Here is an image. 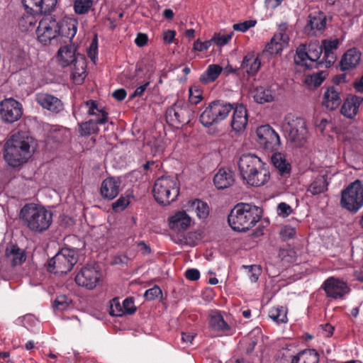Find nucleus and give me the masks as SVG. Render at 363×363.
Masks as SVG:
<instances>
[{
	"mask_svg": "<svg viewBox=\"0 0 363 363\" xmlns=\"http://www.w3.org/2000/svg\"><path fill=\"white\" fill-rule=\"evenodd\" d=\"M33 138L28 133L18 132L11 135L4 145V157L12 167H18L31 157Z\"/></svg>",
	"mask_w": 363,
	"mask_h": 363,
	"instance_id": "obj_1",
	"label": "nucleus"
},
{
	"mask_svg": "<svg viewBox=\"0 0 363 363\" xmlns=\"http://www.w3.org/2000/svg\"><path fill=\"white\" fill-rule=\"evenodd\" d=\"M262 210L256 206L240 203L230 211L228 222L231 228L237 232H246L259 220Z\"/></svg>",
	"mask_w": 363,
	"mask_h": 363,
	"instance_id": "obj_2",
	"label": "nucleus"
},
{
	"mask_svg": "<svg viewBox=\"0 0 363 363\" xmlns=\"http://www.w3.org/2000/svg\"><path fill=\"white\" fill-rule=\"evenodd\" d=\"M19 218L31 231L42 233L50 226L52 213L44 207L26 203L20 211Z\"/></svg>",
	"mask_w": 363,
	"mask_h": 363,
	"instance_id": "obj_3",
	"label": "nucleus"
},
{
	"mask_svg": "<svg viewBox=\"0 0 363 363\" xmlns=\"http://www.w3.org/2000/svg\"><path fill=\"white\" fill-rule=\"evenodd\" d=\"M281 130L287 140L296 147H302L307 141L306 123L301 117L287 114L282 121Z\"/></svg>",
	"mask_w": 363,
	"mask_h": 363,
	"instance_id": "obj_4",
	"label": "nucleus"
},
{
	"mask_svg": "<svg viewBox=\"0 0 363 363\" xmlns=\"http://www.w3.org/2000/svg\"><path fill=\"white\" fill-rule=\"evenodd\" d=\"M155 199L164 206L175 201L179 194V183L174 177L162 176L158 178L153 186Z\"/></svg>",
	"mask_w": 363,
	"mask_h": 363,
	"instance_id": "obj_5",
	"label": "nucleus"
},
{
	"mask_svg": "<svg viewBox=\"0 0 363 363\" xmlns=\"http://www.w3.org/2000/svg\"><path fill=\"white\" fill-rule=\"evenodd\" d=\"M77 261L78 250L65 247L48 261L47 268L50 273L66 274L72 269Z\"/></svg>",
	"mask_w": 363,
	"mask_h": 363,
	"instance_id": "obj_6",
	"label": "nucleus"
},
{
	"mask_svg": "<svg viewBox=\"0 0 363 363\" xmlns=\"http://www.w3.org/2000/svg\"><path fill=\"white\" fill-rule=\"evenodd\" d=\"M323 54L321 44L318 41L311 42L308 45L301 44L296 50L294 62L296 65L306 69L319 67L324 65L320 64V56Z\"/></svg>",
	"mask_w": 363,
	"mask_h": 363,
	"instance_id": "obj_7",
	"label": "nucleus"
},
{
	"mask_svg": "<svg viewBox=\"0 0 363 363\" xmlns=\"http://www.w3.org/2000/svg\"><path fill=\"white\" fill-rule=\"evenodd\" d=\"M233 108V104L223 100L213 101L201 113L199 121L203 126L210 127L225 120Z\"/></svg>",
	"mask_w": 363,
	"mask_h": 363,
	"instance_id": "obj_8",
	"label": "nucleus"
},
{
	"mask_svg": "<svg viewBox=\"0 0 363 363\" xmlns=\"http://www.w3.org/2000/svg\"><path fill=\"white\" fill-rule=\"evenodd\" d=\"M342 208L355 213L363 207V184L359 179L350 184L341 191Z\"/></svg>",
	"mask_w": 363,
	"mask_h": 363,
	"instance_id": "obj_9",
	"label": "nucleus"
},
{
	"mask_svg": "<svg viewBox=\"0 0 363 363\" xmlns=\"http://www.w3.org/2000/svg\"><path fill=\"white\" fill-rule=\"evenodd\" d=\"M194 112L183 101L177 100L166 111V121L172 126L179 128L190 123Z\"/></svg>",
	"mask_w": 363,
	"mask_h": 363,
	"instance_id": "obj_10",
	"label": "nucleus"
},
{
	"mask_svg": "<svg viewBox=\"0 0 363 363\" xmlns=\"http://www.w3.org/2000/svg\"><path fill=\"white\" fill-rule=\"evenodd\" d=\"M85 105L88 107L87 113L91 116H96V119L89 120L80 125V134L83 136L90 135L97 133L99 128L97 125L104 124L108 121V113L104 108H99L96 101L94 100H88L85 102Z\"/></svg>",
	"mask_w": 363,
	"mask_h": 363,
	"instance_id": "obj_11",
	"label": "nucleus"
},
{
	"mask_svg": "<svg viewBox=\"0 0 363 363\" xmlns=\"http://www.w3.org/2000/svg\"><path fill=\"white\" fill-rule=\"evenodd\" d=\"M38 40L44 45L50 44L58 36L57 21L51 15H45L36 29Z\"/></svg>",
	"mask_w": 363,
	"mask_h": 363,
	"instance_id": "obj_12",
	"label": "nucleus"
},
{
	"mask_svg": "<svg viewBox=\"0 0 363 363\" xmlns=\"http://www.w3.org/2000/svg\"><path fill=\"white\" fill-rule=\"evenodd\" d=\"M256 133L257 143L265 150L275 152L279 150L281 145L279 135L270 125L258 127Z\"/></svg>",
	"mask_w": 363,
	"mask_h": 363,
	"instance_id": "obj_13",
	"label": "nucleus"
},
{
	"mask_svg": "<svg viewBox=\"0 0 363 363\" xmlns=\"http://www.w3.org/2000/svg\"><path fill=\"white\" fill-rule=\"evenodd\" d=\"M322 289L327 297L333 299H343L351 289L347 283L333 277L328 278L323 284Z\"/></svg>",
	"mask_w": 363,
	"mask_h": 363,
	"instance_id": "obj_14",
	"label": "nucleus"
},
{
	"mask_svg": "<svg viewBox=\"0 0 363 363\" xmlns=\"http://www.w3.org/2000/svg\"><path fill=\"white\" fill-rule=\"evenodd\" d=\"M22 114V105L14 99H6L0 103V117L5 123H13L18 121Z\"/></svg>",
	"mask_w": 363,
	"mask_h": 363,
	"instance_id": "obj_15",
	"label": "nucleus"
},
{
	"mask_svg": "<svg viewBox=\"0 0 363 363\" xmlns=\"http://www.w3.org/2000/svg\"><path fill=\"white\" fill-rule=\"evenodd\" d=\"M100 279V272L94 266L86 265L77 273L74 280L78 286L91 290L97 286Z\"/></svg>",
	"mask_w": 363,
	"mask_h": 363,
	"instance_id": "obj_16",
	"label": "nucleus"
},
{
	"mask_svg": "<svg viewBox=\"0 0 363 363\" xmlns=\"http://www.w3.org/2000/svg\"><path fill=\"white\" fill-rule=\"evenodd\" d=\"M248 185L252 186H262L266 184L270 179L269 169L265 167L262 162L259 168H255L250 174H245L242 177Z\"/></svg>",
	"mask_w": 363,
	"mask_h": 363,
	"instance_id": "obj_17",
	"label": "nucleus"
},
{
	"mask_svg": "<svg viewBox=\"0 0 363 363\" xmlns=\"http://www.w3.org/2000/svg\"><path fill=\"white\" fill-rule=\"evenodd\" d=\"M340 40L338 38L324 39L321 41L323 57L320 64H324L325 67L332 66L337 59L336 50L338 49Z\"/></svg>",
	"mask_w": 363,
	"mask_h": 363,
	"instance_id": "obj_18",
	"label": "nucleus"
},
{
	"mask_svg": "<svg viewBox=\"0 0 363 363\" xmlns=\"http://www.w3.org/2000/svg\"><path fill=\"white\" fill-rule=\"evenodd\" d=\"M285 28V26L281 27L279 32L274 35L270 42L266 45L264 52L277 55L283 50L284 45H288L289 37L286 33Z\"/></svg>",
	"mask_w": 363,
	"mask_h": 363,
	"instance_id": "obj_19",
	"label": "nucleus"
},
{
	"mask_svg": "<svg viewBox=\"0 0 363 363\" xmlns=\"http://www.w3.org/2000/svg\"><path fill=\"white\" fill-rule=\"evenodd\" d=\"M233 113L231 120V127L235 132H240L245 129L247 122V111L242 104H233Z\"/></svg>",
	"mask_w": 363,
	"mask_h": 363,
	"instance_id": "obj_20",
	"label": "nucleus"
},
{
	"mask_svg": "<svg viewBox=\"0 0 363 363\" xmlns=\"http://www.w3.org/2000/svg\"><path fill=\"white\" fill-rule=\"evenodd\" d=\"M35 101L43 108L52 113H57L63 109V104L61 100L47 93L37 94Z\"/></svg>",
	"mask_w": 363,
	"mask_h": 363,
	"instance_id": "obj_21",
	"label": "nucleus"
},
{
	"mask_svg": "<svg viewBox=\"0 0 363 363\" xmlns=\"http://www.w3.org/2000/svg\"><path fill=\"white\" fill-rule=\"evenodd\" d=\"M208 324L212 330L220 333V335H232L231 327L224 320L219 311L214 310L211 311L209 313Z\"/></svg>",
	"mask_w": 363,
	"mask_h": 363,
	"instance_id": "obj_22",
	"label": "nucleus"
},
{
	"mask_svg": "<svg viewBox=\"0 0 363 363\" xmlns=\"http://www.w3.org/2000/svg\"><path fill=\"white\" fill-rule=\"evenodd\" d=\"M361 57L362 52L357 48L348 49L339 62L340 69L347 71L354 69L359 64Z\"/></svg>",
	"mask_w": 363,
	"mask_h": 363,
	"instance_id": "obj_23",
	"label": "nucleus"
},
{
	"mask_svg": "<svg viewBox=\"0 0 363 363\" xmlns=\"http://www.w3.org/2000/svg\"><path fill=\"white\" fill-rule=\"evenodd\" d=\"M78 28V21L74 18L65 16L57 21L58 36L66 38L69 41L75 36Z\"/></svg>",
	"mask_w": 363,
	"mask_h": 363,
	"instance_id": "obj_24",
	"label": "nucleus"
},
{
	"mask_svg": "<svg viewBox=\"0 0 363 363\" xmlns=\"http://www.w3.org/2000/svg\"><path fill=\"white\" fill-rule=\"evenodd\" d=\"M262 160L252 153L242 154L238 161V168L241 177L250 174L255 168H259Z\"/></svg>",
	"mask_w": 363,
	"mask_h": 363,
	"instance_id": "obj_25",
	"label": "nucleus"
},
{
	"mask_svg": "<svg viewBox=\"0 0 363 363\" xmlns=\"http://www.w3.org/2000/svg\"><path fill=\"white\" fill-rule=\"evenodd\" d=\"M261 67V61L258 55L255 52H248L244 56L241 65V72H246L249 77L255 76L259 72Z\"/></svg>",
	"mask_w": 363,
	"mask_h": 363,
	"instance_id": "obj_26",
	"label": "nucleus"
},
{
	"mask_svg": "<svg viewBox=\"0 0 363 363\" xmlns=\"http://www.w3.org/2000/svg\"><path fill=\"white\" fill-rule=\"evenodd\" d=\"M341 102L340 90L335 86L327 87L323 94V106L328 110L333 111L339 107Z\"/></svg>",
	"mask_w": 363,
	"mask_h": 363,
	"instance_id": "obj_27",
	"label": "nucleus"
},
{
	"mask_svg": "<svg viewBox=\"0 0 363 363\" xmlns=\"http://www.w3.org/2000/svg\"><path fill=\"white\" fill-rule=\"evenodd\" d=\"M76 51L77 47L74 44L61 47L57 54L60 65L63 67L72 65L78 59V56L81 55L80 54H76Z\"/></svg>",
	"mask_w": 363,
	"mask_h": 363,
	"instance_id": "obj_28",
	"label": "nucleus"
},
{
	"mask_svg": "<svg viewBox=\"0 0 363 363\" xmlns=\"http://www.w3.org/2000/svg\"><path fill=\"white\" fill-rule=\"evenodd\" d=\"M121 182L113 177H108L104 179L101 185V194L103 198L113 200L119 194Z\"/></svg>",
	"mask_w": 363,
	"mask_h": 363,
	"instance_id": "obj_29",
	"label": "nucleus"
},
{
	"mask_svg": "<svg viewBox=\"0 0 363 363\" xmlns=\"http://www.w3.org/2000/svg\"><path fill=\"white\" fill-rule=\"evenodd\" d=\"M169 228L175 231L186 230L191 225V219L184 211L175 213L169 218Z\"/></svg>",
	"mask_w": 363,
	"mask_h": 363,
	"instance_id": "obj_30",
	"label": "nucleus"
},
{
	"mask_svg": "<svg viewBox=\"0 0 363 363\" xmlns=\"http://www.w3.org/2000/svg\"><path fill=\"white\" fill-rule=\"evenodd\" d=\"M235 182L233 172L229 169L220 168L213 177V183L218 189H225Z\"/></svg>",
	"mask_w": 363,
	"mask_h": 363,
	"instance_id": "obj_31",
	"label": "nucleus"
},
{
	"mask_svg": "<svg viewBox=\"0 0 363 363\" xmlns=\"http://www.w3.org/2000/svg\"><path fill=\"white\" fill-rule=\"evenodd\" d=\"M362 101L363 98L357 96L347 98L341 106L340 113L348 118H353L357 115Z\"/></svg>",
	"mask_w": 363,
	"mask_h": 363,
	"instance_id": "obj_32",
	"label": "nucleus"
},
{
	"mask_svg": "<svg viewBox=\"0 0 363 363\" xmlns=\"http://www.w3.org/2000/svg\"><path fill=\"white\" fill-rule=\"evenodd\" d=\"M6 255L13 267L21 265L26 259L25 250L17 245H9L6 249Z\"/></svg>",
	"mask_w": 363,
	"mask_h": 363,
	"instance_id": "obj_33",
	"label": "nucleus"
},
{
	"mask_svg": "<svg viewBox=\"0 0 363 363\" xmlns=\"http://www.w3.org/2000/svg\"><path fill=\"white\" fill-rule=\"evenodd\" d=\"M72 77L74 82L77 84H81L84 82L86 77V63L82 55H79L78 59L73 63Z\"/></svg>",
	"mask_w": 363,
	"mask_h": 363,
	"instance_id": "obj_34",
	"label": "nucleus"
},
{
	"mask_svg": "<svg viewBox=\"0 0 363 363\" xmlns=\"http://www.w3.org/2000/svg\"><path fill=\"white\" fill-rule=\"evenodd\" d=\"M272 162L274 167L279 171L282 177H288L291 174V165L286 160L285 156L279 152H275L271 157Z\"/></svg>",
	"mask_w": 363,
	"mask_h": 363,
	"instance_id": "obj_35",
	"label": "nucleus"
},
{
	"mask_svg": "<svg viewBox=\"0 0 363 363\" xmlns=\"http://www.w3.org/2000/svg\"><path fill=\"white\" fill-rule=\"evenodd\" d=\"M185 207L187 211L196 213L200 219L206 218L209 214L208 204L199 199L189 201Z\"/></svg>",
	"mask_w": 363,
	"mask_h": 363,
	"instance_id": "obj_36",
	"label": "nucleus"
},
{
	"mask_svg": "<svg viewBox=\"0 0 363 363\" xmlns=\"http://www.w3.org/2000/svg\"><path fill=\"white\" fill-rule=\"evenodd\" d=\"M319 354L314 349L301 351L294 356L291 363H318Z\"/></svg>",
	"mask_w": 363,
	"mask_h": 363,
	"instance_id": "obj_37",
	"label": "nucleus"
},
{
	"mask_svg": "<svg viewBox=\"0 0 363 363\" xmlns=\"http://www.w3.org/2000/svg\"><path fill=\"white\" fill-rule=\"evenodd\" d=\"M223 71L219 65L212 64L207 67L206 71L200 76L199 82L203 84H208L215 82Z\"/></svg>",
	"mask_w": 363,
	"mask_h": 363,
	"instance_id": "obj_38",
	"label": "nucleus"
},
{
	"mask_svg": "<svg viewBox=\"0 0 363 363\" xmlns=\"http://www.w3.org/2000/svg\"><path fill=\"white\" fill-rule=\"evenodd\" d=\"M328 175H318L310 184L308 191L311 192L313 195L321 194L328 190Z\"/></svg>",
	"mask_w": 363,
	"mask_h": 363,
	"instance_id": "obj_39",
	"label": "nucleus"
},
{
	"mask_svg": "<svg viewBox=\"0 0 363 363\" xmlns=\"http://www.w3.org/2000/svg\"><path fill=\"white\" fill-rule=\"evenodd\" d=\"M269 317L277 324L288 322L287 309L283 306H275L269 311Z\"/></svg>",
	"mask_w": 363,
	"mask_h": 363,
	"instance_id": "obj_40",
	"label": "nucleus"
},
{
	"mask_svg": "<svg viewBox=\"0 0 363 363\" xmlns=\"http://www.w3.org/2000/svg\"><path fill=\"white\" fill-rule=\"evenodd\" d=\"M254 99L257 103L264 104L272 101L274 96L270 89L258 86L254 90Z\"/></svg>",
	"mask_w": 363,
	"mask_h": 363,
	"instance_id": "obj_41",
	"label": "nucleus"
},
{
	"mask_svg": "<svg viewBox=\"0 0 363 363\" xmlns=\"http://www.w3.org/2000/svg\"><path fill=\"white\" fill-rule=\"evenodd\" d=\"M310 20L306 26V29L310 28L312 30L321 31L325 28L326 18L323 13H319L317 16H309Z\"/></svg>",
	"mask_w": 363,
	"mask_h": 363,
	"instance_id": "obj_42",
	"label": "nucleus"
},
{
	"mask_svg": "<svg viewBox=\"0 0 363 363\" xmlns=\"http://www.w3.org/2000/svg\"><path fill=\"white\" fill-rule=\"evenodd\" d=\"M42 0H22L27 13L31 15L42 14Z\"/></svg>",
	"mask_w": 363,
	"mask_h": 363,
	"instance_id": "obj_43",
	"label": "nucleus"
},
{
	"mask_svg": "<svg viewBox=\"0 0 363 363\" xmlns=\"http://www.w3.org/2000/svg\"><path fill=\"white\" fill-rule=\"evenodd\" d=\"M325 79V72L320 71L306 77L305 83L309 86L315 88L319 86Z\"/></svg>",
	"mask_w": 363,
	"mask_h": 363,
	"instance_id": "obj_44",
	"label": "nucleus"
},
{
	"mask_svg": "<svg viewBox=\"0 0 363 363\" xmlns=\"http://www.w3.org/2000/svg\"><path fill=\"white\" fill-rule=\"evenodd\" d=\"M74 10L77 14L82 15L89 12L93 5V0H73Z\"/></svg>",
	"mask_w": 363,
	"mask_h": 363,
	"instance_id": "obj_45",
	"label": "nucleus"
},
{
	"mask_svg": "<svg viewBox=\"0 0 363 363\" xmlns=\"http://www.w3.org/2000/svg\"><path fill=\"white\" fill-rule=\"evenodd\" d=\"M189 102L196 105L203 99L202 90L198 86H193L189 89Z\"/></svg>",
	"mask_w": 363,
	"mask_h": 363,
	"instance_id": "obj_46",
	"label": "nucleus"
},
{
	"mask_svg": "<svg viewBox=\"0 0 363 363\" xmlns=\"http://www.w3.org/2000/svg\"><path fill=\"white\" fill-rule=\"evenodd\" d=\"M130 204V196H121L111 205L112 210L116 212H121L125 210Z\"/></svg>",
	"mask_w": 363,
	"mask_h": 363,
	"instance_id": "obj_47",
	"label": "nucleus"
},
{
	"mask_svg": "<svg viewBox=\"0 0 363 363\" xmlns=\"http://www.w3.org/2000/svg\"><path fill=\"white\" fill-rule=\"evenodd\" d=\"M243 268L248 269V277L251 282L255 283L262 274V269L259 265H243Z\"/></svg>",
	"mask_w": 363,
	"mask_h": 363,
	"instance_id": "obj_48",
	"label": "nucleus"
},
{
	"mask_svg": "<svg viewBox=\"0 0 363 363\" xmlns=\"http://www.w3.org/2000/svg\"><path fill=\"white\" fill-rule=\"evenodd\" d=\"M109 313L112 316H121L124 313L123 306L118 298H115L111 301Z\"/></svg>",
	"mask_w": 363,
	"mask_h": 363,
	"instance_id": "obj_49",
	"label": "nucleus"
},
{
	"mask_svg": "<svg viewBox=\"0 0 363 363\" xmlns=\"http://www.w3.org/2000/svg\"><path fill=\"white\" fill-rule=\"evenodd\" d=\"M296 230L290 225H284L281 228L279 235L282 240L287 241L295 237Z\"/></svg>",
	"mask_w": 363,
	"mask_h": 363,
	"instance_id": "obj_50",
	"label": "nucleus"
},
{
	"mask_svg": "<svg viewBox=\"0 0 363 363\" xmlns=\"http://www.w3.org/2000/svg\"><path fill=\"white\" fill-rule=\"evenodd\" d=\"M70 302L71 301L66 296L61 295L55 298L53 306L57 310L63 311L69 306Z\"/></svg>",
	"mask_w": 363,
	"mask_h": 363,
	"instance_id": "obj_51",
	"label": "nucleus"
},
{
	"mask_svg": "<svg viewBox=\"0 0 363 363\" xmlns=\"http://www.w3.org/2000/svg\"><path fill=\"white\" fill-rule=\"evenodd\" d=\"M162 296V291L157 285H155L152 288L146 290L144 294L145 298L148 301L155 300Z\"/></svg>",
	"mask_w": 363,
	"mask_h": 363,
	"instance_id": "obj_52",
	"label": "nucleus"
},
{
	"mask_svg": "<svg viewBox=\"0 0 363 363\" xmlns=\"http://www.w3.org/2000/svg\"><path fill=\"white\" fill-rule=\"evenodd\" d=\"M257 23L256 20H248L242 23H235L233 28L236 31L245 32L250 28L254 27Z\"/></svg>",
	"mask_w": 363,
	"mask_h": 363,
	"instance_id": "obj_53",
	"label": "nucleus"
},
{
	"mask_svg": "<svg viewBox=\"0 0 363 363\" xmlns=\"http://www.w3.org/2000/svg\"><path fill=\"white\" fill-rule=\"evenodd\" d=\"M22 325L28 330H31L38 323L37 318L32 314H26L21 318Z\"/></svg>",
	"mask_w": 363,
	"mask_h": 363,
	"instance_id": "obj_54",
	"label": "nucleus"
},
{
	"mask_svg": "<svg viewBox=\"0 0 363 363\" xmlns=\"http://www.w3.org/2000/svg\"><path fill=\"white\" fill-rule=\"evenodd\" d=\"M213 40L211 39L209 40H206L205 42H201L199 39H197L194 43L193 49L195 51L198 52H204L206 51L212 45Z\"/></svg>",
	"mask_w": 363,
	"mask_h": 363,
	"instance_id": "obj_55",
	"label": "nucleus"
},
{
	"mask_svg": "<svg viewBox=\"0 0 363 363\" xmlns=\"http://www.w3.org/2000/svg\"><path fill=\"white\" fill-rule=\"evenodd\" d=\"M231 38L232 34L220 35L219 33H216L211 40H213V43H216L217 45L223 46L228 43Z\"/></svg>",
	"mask_w": 363,
	"mask_h": 363,
	"instance_id": "obj_56",
	"label": "nucleus"
},
{
	"mask_svg": "<svg viewBox=\"0 0 363 363\" xmlns=\"http://www.w3.org/2000/svg\"><path fill=\"white\" fill-rule=\"evenodd\" d=\"M97 50H98V40H97V37L95 36L93 38V40L89 47L88 51H87L89 57L94 62H95V60H96V55H97Z\"/></svg>",
	"mask_w": 363,
	"mask_h": 363,
	"instance_id": "obj_57",
	"label": "nucleus"
},
{
	"mask_svg": "<svg viewBox=\"0 0 363 363\" xmlns=\"http://www.w3.org/2000/svg\"><path fill=\"white\" fill-rule=\"evenodd\" d=\"M124 313L133 314L136 311L133 298H127L123 301Z\"/></svg>",
	"mask_w": 363,
	"mask_h": 363,
	"instance_id": "obj_58",
	"label": "nucleus"
},
{
	"mask_svg": "<svg viewBox=\"0 0 363 363\" xmlns=\"http://www.w3.org/2000/svg\"><path fill=\"white\" fill-rule=\"evenodd\" d=\"M277 211L280 216L287 217L292 213L293 209L289 204L281 202L278 205Z\"/></svg>",
	"mask_w": 363,
	"mask_h": 363,
	"instance_id": "obj_59",
	"label": "nucleus"
},
{
	"mask_svg": "<svg viewBox=\"0 0 363 363\" xmlns=\"http://www.w3.org/2000/svg\"><path fill=\"white\" fill-rule=\"evenodd\" d=\"M11 54L12 59L18 62H21L26 57V52L17 47L12 48Z\"/></svg>",
	"mask_w": 363,
	"mask_h": 363,
	"instance_id": "obj_60",
	"label": "nucleus"
},
{
	"mask_svg": "<svg viewBox=\"0 0 363 363\" xmlns=\"http://www.w3.org/2000/svg\"><path fill=\"white\" fill-rule=\"evenodd\" d=\"M57 0H42V13L50 12L56 6Z\"/></svg>",
	"mask_w": 363,
	"mask_h": 363,
	"instance_id": "obj_61",
	"label": "nucleus"
},
{
	"mask_svg": "<svg viewBox=\"0 0 363 363\" xmlns=\"http://www.w3.org/2000/svg\"><path fill=\"white\" fill-rule=\"evenodd\" d=\"M150 80L147 81L143 85L137 87L133 93L130 96V99H133L135 97H140L143 95L144 92L147 89V86L150 85Z\"/></svg>",
	"mask_w": 363,
	"mask_h": 363,
	"instance_id": "obj_62",
	"label": "nucleus"
},
{
	"mask_svg": "<svg viewBox=\"0 0 363 363\" xmlns=\"http://www.w3.org/2000/svg\"><path fill=\"white\" fill-rule=\"evenodd\" d=\"M185 277L191 281H196L200 278V272L197 269H188L185 272Z\"/></svg>",
	"mask_w": 363,
	"mask_h": 363,
	"instance_id": "obj_63",
	"label": "nucleus"
},
{
	"mask_svg": "<svg viewBox=\"0 0 363 363\" xmlns=\"http://www.w3.org/2000/svg\"><path fill=\"white\" fill-rule=\"evenodd\" d=\"M148 41L147 35L145 33H138L135 39V43L137 46L141 48L145 46Z\"/></svg>",
	"mask_w": 363,
	"mask_h": 363,
	"instance_id": "obj_64",
	"label": "nucleus"
}]
</instances>
